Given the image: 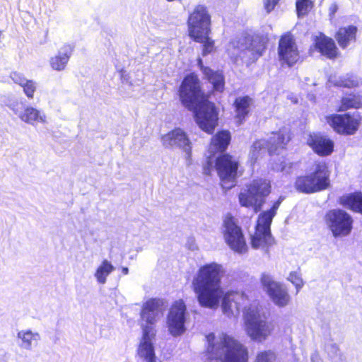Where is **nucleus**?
I'll use <instances>...</instances> for the list:
<instances>
[{
  "instance_id": "1",
  "label": "nucleus",
  "mask_w": 362,
  "mask_h": 362,
  "mask_svg": "<svg viewBox=\"0 0 362 362\" xmlns=\"http://www.w3.org/2000/svg\"><path fill=\"white\" fill-rule=\"evenodd\" d=\"M224 270L216 262L206 263L199 267L192 281V288L197 296L199 305L203 308H216L222 298V309L227 315L233 314V304L238 311L248 301L243 292L230 291L223 293L221 279Z\"/></svg>"
},
{
  "instance_id": "2",
  "label": "nucleus",
  "mask_w": 362,
  "mask_h": 362,
  "mask_svg": "<svg viewBox=\"0 0 362 362\" xmlns=\"http://www.w3.org/2000/svg\"><path fill=\"white\" fill-rule=\"evenodd\" d=\"M207 346L204 354L206 358L214 362H249V350L246 346L234 337L222 332L218 341H215V334L206 336Z\"/></svg>"
},
{
  "instance_id": "3",
  "label": "nucleus",
  "mask_w": 362,
  "mask_h": 362,
  "mask_svg": "<svg viewBox=\"0 0 362 362\" xmlns=\"http://www.w3.org/2000/svg\"><path fill=\"white\" fill-rule=\"evenodd\" d=\"M331 170L325 160H315L309 173L296 177L295 189L303 194H311L331 187Z\"/></svg>"
},
{
  "instance_id": "4",
  "label": "nucleus",
  "mask_w": 362,
  "mask_h": 362,
  "mask_svg": "<svg viewBox=\"0 0 362 362\" xmlns=\"http://www.w3.org/2000/svg\"><path fill=\"white\" fill-rule=\"evenodd\" d=\"M284 199V197L280 196L269 209L259 214L255 226V232L250 237V244L253 249H262L268 252L269 247L276 244L272 235L271 225Z\"/></svg>"
},
{
  "instance_id": "5",
  "label": "nucleus",
  "mask_w": 362,
  "mask_h": 362,
  "mask_svg": "<svg viewBox=\"0 0 362 362\" xmlns=\"http://www.w3.org/2000/svg\"><path fill=\"white\" fill-rule=\"evenodd\" d=\"M272 192L271 181L264 177H256L246 185L245 192L238 195L240 204L242 206L252 207L255 212L261 211L264 204V199Z\"/></svg>"
},
{
  "instance_id": "6",
  "label": "nucleus",
  "mask_w": 362,
  "mask_h": 362,
  "mask_svg": "<svg viewBox=\"0 0 362 362\" xmlns=\"http://www.w3.org/2000/svg\"><path fill=\"white\" fill-rule=\"evenodd\" d=\"M178 95L181 103L188 110L194 109L199 101L209 98V94L205 93L202 82L194 72L183 78L178 88Z\"/></svg>"
},
{
  "instance_id": "7",
  "label": "nucleus",
  "mask_w": 362,
  "mask_h": 362,
  "mask_svg": "<svg viewBox=\"0 0 362 362\" xmlns=\"http://www.w3.org/2000/svg\"><path fill=\"white\" fill-rule=\"evenodd\" d=\"M243 316L245 331L252 341L262 343L272 334V323L262 318L257 308H248Z\"/></svg>"
},
{
  "instance_id": "8",
  "label": "nucleus",
  "mask_w": 362,
  "mask_h": 362,
  "mask_svg": "<svg viewBox=\"0 0 362 362\" xmlns=\"http://www.w3.org/2000/svg\"><path fill=\"white\" fill-rule=\"evenodd\" d=\"M221 233L226 244L232 251L238 254L248 252L249 248L243 230L232 214H227L224 216Z\"/></svg>"
},
{
  "instance_id": "9",
  "label": "nucleus",
  "mask_w": 362,
  "mask_h": 362,
  "mask_svg": "<svg viewBox=\"0 0 362 362\" xmlns=\"http://www.w3.org/2000/svg\"><path fill=\"white\" fill-rule=\"evenodd\" d=\"M325 119L335 133L343 136L354 135L362 124V116L359 112L333 113L327 115Z\"/></svg>"
},
{
  "instance_id": "10",
  "label": "nucleus",
  "mask_w": 362,
  "mask_h": 362,
  "mask_svg": "<svg viewBox=\"0 0 362 362\" xmlns=\"http://www.w3.org/2000/svg\"><path fill=\"white\" fill-rule=\"evenodd\" d=\"M195 106L194 119L199 127L208 134H213L218 124L219 111L216 104L209 98L199 101Z\"/></svg>"
},
{
  "instance_id": "11",
  "label": "nucleus",
  "mask_w": 362,
  "mask_h": 362,
  "mask_svg": "<svg viewBox=\"0 0 362 362\" xmlns=\"http://www.w3.org/2000/svg\"><path fill=\"white\" fill-rule=\"evenodd\" d=\"M240 165L238 158L229 153L218 154L216 156L214 167L223 187L226 183H231L230 186L226 187L228 189L235 185Z\"/></svg>"
},
{
  "instance_id": "12",
  "label": "nucleus",
  "mask_w": 362,
  "mask_h": 362,
  "mask_svg": "<svg viewBox=\"0 0 362 362\" xmlns=\"http://www.w3.org/2000/svg\"><path fill=\"white\" fill-rule=\"evenodd\" d=\"M325 221L335 238L348 236L353 230L354 219L343 209L329 210L325 215Z\"/></svg>"
},
{
  "instance_id": "13",
  "label": "nucleus",
  "mask_w": 362,
  "mask_h": 362,
  "mask_svg": "<svg viewBox=\"0 0 362 362\" xmlns=\"http://www.w3.org/2000/svg\"><path fill=\"white\" fill-rule=\"evenodd\" d=\"M187 35L192 37L206 32H211V17L207 7L198 4L189 13L187 20Z\"/></svg>"
},
{
  "instance_id": "14",
  "label": "nucleus",
  "mask_w": 362,
  "mask_h": 362,
  "mask_svg": "<svg viewBox=\"0 0 362 362\" xmlns=\"http://www.w3.org/2000/svg\"><path fill=\"white\" fill-rule=\"evenodd\" d=\"M278 56L281 65L288 67H292L300 61L298 45L291 32L281 35L278 44Z\"/></svg>"
},
{
  "instance_id": "15",
  "label": "nucleus",
  "mask_w": 362,
  "mask_h": 362,
  "mask_svg": "<svg viewBox=\"0 0 362 362\" xmlns=\"http://www.w3.org/2000/svg\"><path fill=\"white\" fill-rule=\"evenodd\" d=\"M187 308L183 300L173 302L167 315L166 322L170 334L178 337L184 334Z\"/></svg>"
},
{
  "instance_id": "16",
  "label": "nucleus",
  "mask_w": 362,
  "mask_h": 362,
  "mask_svg": "<svg viewBox=\"0 0 362 362\" xmlns=\"http://www.w3.org/2000/svg\"><path fill=\"white\" fill-rule=\"evenodd\" d=\"M260 282L267 294L276 305L285 307L289 304L291 297L284 284L275 281L265 273L262 274Z\"/></svg>"
},
{
  "instance_id": "17",
  "label": "nucleus",
  "mask_w": 362,
  "mask_h": 362,
  "mask_svg": "<svg viewBox=\"0 0 362 362\" xmlns=\"http://www.w3.org/2000/svg\"><path fill=\"white\" fill-rule=\"evenodd\" d=\"M156 336L155 327H142V336L136 349L137 356L146 362H157L155 347L152 340Z\"/></svg>"
},
{
  "instance_id": "18",
  "label": "nucleus",
  "mask_w": 362,
  "mask_h": 362,
  "mask_svg": "<svg viewBox=\"0 0 362 362\" xmlns=\"http://www.w3.org/2000/svg\"><path fill=\"white\" fill-rule=\"evenodd\" d=\"M162 144L165 147L177 146L182 148L187 155V159L191 160L192 144L186 134L181 128L176 127L160 137Z\"/></svg>"
},
{
  "instance_id": "19",
  "label": "nucleus",
  "mask_w": 362,
  "mask_h": 362,
  "mask_svg": "<svg viewBox=\"0 0 362 362\" xmlns=\"http://www.w3.org/2000/svg\"><path fill=\"white\" fill-rule=\"evenodd\" d=\"M306 144L320 157H327L334 152L333 140L321 132L310 133L308 135Z\"/></svg>"
},
{
  "instance_id": "20",
  "label": "nucleus",
  "mask_w": 362,
  "mask_h": 362,
  "mask_svg": "<svg viewBox=\"0 0 362 362\" xmlns=\"http://www.w3.org/2000/svg\"><path fill=\"white\" fill-rule=\"evenodd\" d=\"M292 139L291 130L285 127L272 132V136L267 140V152L273 156L280 149H286V146Z\"/></svg>"
},
{
  "instance_id": "21",
  "label": "nucleus",
  "mask_w": 362,
  "mask_h": 362,
  "mask_svg": "<svg viewBox=\"0 0 362 362\" xmlns=\"http://www.w3.org/2000/svg\"><path fill=\"white\" fill-rule=\"evenodd\" d=\"M313 46L321 55L329 59L339 56V50L334 40L324 33H320L314 38Z\"/></svg>"
},
{
  "instance_id": "22",
  "label": "nucleus",
  "mask_w": 362,
  "mask_h": 362,
  "mask_svg": "<svg viewBox=\"0 0 362 362\" xmlns=\"http://www.w3.org/2000/svg\"><path fill=\"white\" fill-rule=\"evenodd\" d=\"M252 99L249 95L236 98L233 101L235 120L238 125L243 124L249 117Z\"/></svg>"
},
{
  "instance_id": "23",
  "label": "nucleus",
  "mask_w": 362,
  "mask_h": 362,
  "mask_svg": "<svg viewBox=\"0 0 362 362\" xmlns=\"http://www.w3.org/2000/svg\"><path fill=\"white\" fill-rule=\"evenodd\" d=\"M362 109V94L360 92H346L341 95L337 106V112H347L349 110Z\"/></svg>"
},
{
  "instance_id": "24",
  "label": "nucleus",
  "mask_w": 362,
  "mask_h": 362,
  "mask_svg": "<svg viewBox=\"0 0 362 362\" xmlns=\"http://www.w3.org/2000/svg\"><path fill=\"white\" fill-rule=\"evenodd\" d=\"M337 202L344 208L362 215V192H354L342 194L338 198Z\"/></svg>"
},
{
  "instance_id": "25",
  "label": "nucleus",
  "mask_w": 362,
  "mask_h": 362,
  "mask_svg": "<svg viewBox=\"0 0 362 362\" xmlns=\"http://www.w3.org/2000/svg\"><path fill=\"white\" fill-rule=\"evenodd\" d=\"M358 28L354 25L339 27L334 34V38L341 49H346L356 40Z\"/></svg>"
},
{
  "instance_id": "26",
  "label": "nucleus",
  "mask_w": 362,
  "mask_h": 362,
  "mask_svg": "<svg viewBox=\"0 0 362 362\" xmlns=\"http://www.w3.org/2000/svg\"><path fill=\"white\" fill-rule=\"evenodd\" d=\"M232 139L231 133L228 129H221L212 136L209 146L216 153H226Z\"/></svg>"
},
{
  "instance_id": "27",
  "label": "nucleus",
  "mask_w": 362,
  "mask_h": 362,
  "mask_svg": "<svg viewBox=\"0 0 362 362\" xmlns=\"http://www.w3.org/2000/svg\"><path fill=\"white\" fill-rule=\"evenodd\" d=\"M74 46L71 44H66L62 47L63 53L59 52L57 54L49 59V65L51 68L57 71H62L66 69L69 59L74 51Z\"/></svg>"
},
{
  "instance_id": "28",
  "label": "nucleus",
  "mask_w": 362,
  "mask_h": 362,
  "mask_svg": "<svg viewBox=\"0 0 362 362\" xmlns=\"http://www.w3.org/2000/svg\"><path fill=\"white\" fill-rule=\"evenodd\" d=\"M204 78L212 85L209 95L214 93H223L225 89V77L222 71H215L211 68H204Z\"/></svg>"
},
{
  "instance_id": "29",
  "label": "nucleus",
  "mask_w": 362,
  "mask_h": 362,
  "mask_svg": "<svg viewBox=\"0 0 362 362\" xmlns=\"http://www.w3.org/2000/svg\"><path fill=\"white\" fill-rule=\"evenodd\" d=\"M159 302L157 299L150 298L143 305L141 317L145 319L146 325L153 326L156 322V313L159 309Z\"/></svg>"
},
{
  "instance_id": "30",
  "label": "nucleus",
  "mask_w": 362,
  "mask_h": 362,
  "mask_svg": "<svg viewBox=\"0 0 362 362\" xmlns=\"http://www.w3.org/2000/svg\"><path fill=\"white\" fill-rule=\"evenodd\" d=\"M211 32H206L201 33L192 37L190 39L197 43H200L202 45V56H206L212 53L215 50V42L214 40L210 37Z\"/></svg>"
},
{
  "instance_id": "31",
  "label": "nucleus",
  "mask_w": 362,
  "mask_h": 362,
  "mask_svg": "<svg viewBox=\"0 0 362 362\" xmlns=\"http://www.w3.org/2000/svg\"><path fill=\"white\" fill-rule=\"evenodd\" d=\"M11 77L16 83L23 88L24 93L29 99L33 98L34 93L36 90V83L35 81L24 78L21 74L18 72H13Z\"/></svg>"
},
{
  "instance_id": "32",
  "label": "nucleus",
  "mask_w": 362,
  "mask_h": 362,
  "mask_svg": "<svg viewBox=\"0 0 362 362\" xmlns=\"http://www.w3.org/2000/svg\"><path fill=\"white\" fill-rule=\"evenodd\" d=\"M21 120L26 123L33 124L35 122H43L44 119L40 115V111L33 107H27L20 115Z\"/></svg>"
},
{
  "instance_id": "33",
  "label": "nucleus",
  "mask_w": 362,
  "mask_h": 362,
  "mask_svg": "<svg viewBox=\"0 0 362 362\" xmlns=\"http://www.w3.org/2000/svg\"><path fill=\"white\" fill-rule=\"evenodd\" d=\"M114 270V267L107 259H104L95 273L98 281L105 284L107 276Z\"/></svg>"
},
{
  "instance_id": "34",
  "label": "nucleus",
  "mask_w": 362,
  "mask_h": 362,
  "mask_svg": "<svg viewBox=\"0 0 362 362\" xmlns=\"http://www.w3.org/2000/svg\"><path fill=\"white\" fill-rule=\"evenodd\" d=\"M267 37L262 35H253L250 39L251 51L261 55L266 48Z\"/></svg>"
},
{
  "instance_id": "35",
  "label": "nucleus",
  "mask_w": 362,
  "mask_h": 362,
  "mask_svg": "<svg viewBox=\"0 0 362 362\" xmlns=\"http://www.w3.org/2000/svg\"><path fill=\"white\" fill-rule=\"evenodd\" d=\"M314 7L313 0H296V11L298 17L307 16Z\"/></svg>"
},
{
  "instance_id": "36",
  "label": "nucleus",
  "mask_w": 362,
  "mask_h": 362,
  "mask_svg": "<svg viewBox=\"0 0 362 362\" xmlns=\"http://www.w3.org/2000/svg\"><path fill=\"white\" fill-rule=\"evenodd\" d=\"M359 84V81L354 76L342 77L336 83L338 87L344 88H355L358 87Z\"/></svg>"
},
{
  "instance_id": "37",
  "label": "nucleus",
  "mask_w": 362,
  "mask_h": 362,
  "mask_svg": "<svg viewBox=\"0 0 362 362\" xmlns=\"http://www.w3.org/2000/svg\"><path fill=\"white\" fill-rule=\"evenodd\" d=\"M276 359V354L272 350H263L258 351L254 362H273Z\"/></svg>"
},
{
  "instance_id": "38",
  "label": "nucleus",
  "mask_w": 362,
  "mask_h": 362,
  "mask_svg": "<svg viewBox=\"0 0 362 362\" xmlns=\"http://www.w3.org/2000/svg\"><path fill=\"white\" fill-rule=\"evenodd\" d=\"M18 337L22 341L21 346L25 349H29L32 345L33 341L36 340V335L30 331L19 332Z\"/></svg>"
},
{
  "instance_id": "39",
  "label": "nucleus",
  "mask_w": 362,
  "mask_h": 362,
  "mask_svg": "<svg viewBox=\"0 0 362 362\" xmlns=\"http://www.w3.org/2000/svg\"><path fill=\"white\" fill-rule=\"evenodd\" d=\"M288 281H291L296 288V293H298L300 289L303 286L304 282L301 278L300 274L299 272H291L289 274V276L288 278Z\"/></svg>"
},
{
  "instance_id": "40",
  "label": "nucleus",
  "mask_w": 362,
  "mask_h": 362,
  "mask_svg": "<svg viewBox=\"0 0 362 362\" xmlns=\"http://www.w3.org/2000/svg\"><path fill=\"white\" fill-rule=\"evenodd\" d=\"M267 141L264 139H256L251 146V153L252 156H257L265 148L267 149Z\"/></svg>"
},
{
  "instance_id": "41",
  "label": "nucleus",
  "mask_w": 362,
  "mask_h": 362,
  "mask_svg": "<svg viewBox=\"0 0 362 362\" xmlns=\"http://www.w3.org/2000/svg\"><path fill=\"white\" fill-rule=\"evenodd\" d=\"M281 0H263L264 8L267 13L274 10Z\"/></svg>"
},
{
  "instance_id": "42",
  "label": "nucleus",
  "mask_w": 362,
  "mask_h": 362,
  "mask_svg": "<svg viewBox=\"0 0 362 362\" xmlns=\"http://www.w3.org/2000/svg\"><path fill=\"white\" fill-rule=\"evenodd\" d=\"M203 173L206 175H211L213 170V164L210 159H208L203 165Z\"/></svg>"
},
{
  "instance_id": "43",
  "label": "nucleus",
  "mask_w": 362,
  "mask_h": 362,
  "mask_svg": "<svg viewBox=\"0 0 362 362\" xmlns=\"http://www.w3.org/2000/svg\"><path fill=\"white\" fill-rule=\"evenodd\" d=\"M339 9V6L337 3H332L329 8V16L330 19L334 18L336 13Z\"/></svg>"
},
{
  "instance_id": "44",
  "label": "nucleus",
  "mask_w": 362,
  "mask_h": 362,
  "mask_svg": "<svg viewBox=\"0 0 362 362\" xmlns=\"http://www.w3.org/2000/svg\"><path fill=\"white\" fill-rule=\"evenodd\" d=\"M197 64H198L200 70L202 71L203 75L204 74V68H209V66H206L203 64L202 60L201 59H199L197 60Z\"/></svg>"
},
{
  "instance_id": "45",
  "label": "nucleus",
  "mask_w": 362,
  "mask_h": 362,
  "mask_svg": "<svg viewBox=\"0 0 362 362\" xmlns=\"http://www.w3.org/2000/svg\"><path fill=\"white\" fill-rule=\"evenodd\" d=\"M121 271L123 275H127L129 273V269L126 267H122Z\"/></svg>"
},
{
  "instance_id": "46",
  "label": "nucleus",
  "mask_w": 362,
  "mask_h": 362,
  "mask_svg": "<svg viewBox=\"0 0 362 362\" xmlns=\"http://www.w3.org/2000/svg\"><path fill=\"white\" fill-rule=\"evenodd\" d=\"M16 80H19V78L18 76H16Z\"/></svg>"
}]
</instances>
